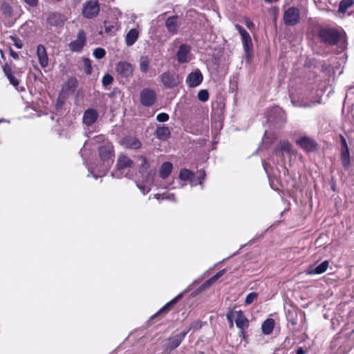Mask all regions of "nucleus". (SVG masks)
<instances>
[{"label": "nucleus", "mask_w": 354, "mask_h": 354, "mask_svg": "<svg viewBox=\"0 0 354 354\" xmlns=\"http://www.w3.org/2000/svg\"><path fill=\"white\" fill-rule=\"evenodd\" d=\"M156 101V93L151 88H143L140 91V103L145 106H151Z\"/></svg>", "instance_id": "0eeeda50"}, {"label": "nucleus", "mask_w": 354, "mask_h": 354, "mask_svg": "<svg viewBox=\"0 0 354 354\" xmlns=\"http://www.w3.org/2000/svg\"><path fill=\"white\" fill-rule=\"evenodd\" d=\"M106 55V51L104 48H97L93 51V55L96 59H102Z\"/></svg>", "instance_id": "ea45409f"}, {"label": "nucleus", "mask_w": 354, "mask_h": 354, "mask_svg": "<svg viewBox=\"0 0 354 354\" xmlns=\"http://www.w3.org/2000/svg\"><path fill=\"white\" fill-rule=\"evenodd\" d=\"M273 153L283 160L284 153H292L290 143L288 141H280L277 147L274 149Z\"/></svg>", "instance_id": "2eb2a0df"}, {"label": "nucleus", "mask_w": 354, "mask_h": 354, "mask_svg": "<svg viewBox=\"0 0 354 354\" xmlns=\"http://www.w3.org/2000/svg\"><path fill=\"white\" fill-rule=\"evenodd\" d=\"M98 112L94 109H88L86 110L83 115V122L86 126H91L94 124L97 118Z\"/></svg>", "instance_id": "f3484780"}, {"label": "nucleus", "mask_w": 354, "mask_h": 354, "mask_svg": "<svg viewBox=\"0 0 354 354\" xmlns=\"http://www.w3.org/2000/svg\"><path fill=\"white\" fill-rule=\"evenodd\" d=\"M284 24L288 26H294L300 21V11L297 8L290 7L286 10L283 15Z\"/></svg>", "instance_id": "20e7f679"}, {"label": "nucleus", "mask_w": 354, "mask_h": 354, "mask_svg": "<svg viewBox=\"0 0 354 354\" xmlns=\"http://www.w3.org/2000/svg\"><path fill=\"white\" fill-rule=\"evenodd\" d=\"M9 54L15 59H19V55L16 52H15L12 48L9 49Z\"/></svg>", "instance_id": "6e6d98bb"}, {"label": "nucleus", "mask_w": 354, "mask_h": 354, "mask_svg": "<svg viewBox=\"0 0 354 354\" xmlns=\"http://www.w3.org/2000/svg\"><path fill=\"white\" fill-rule=\"evenodd\" d=\"M304 353H305V351L301 347H299L297 349V353H296V354H304Z\"/></svg>", "instance_id": "052dcab7"}, {"label": "nucleus", "mask_w": 354, "mask_h": 354, "mask_svg": "<svg viewBox=\"0 0 354 354\" xmlns=\"http://www.w3.org/2000/svg\"><path fill=\"white\" fill-rule=\"evenodd\" d=\"M78 84V81L75 77H71L68 80L66 83L65 84V88L71 91H74L77 88Z\"/></svg>", "instance_id": "473e14b6"}, {"label": "nucleus", "mask_w": 354, "mask_h": 354, "mask_svg": "<svg viewBox=\"0 0 354 354\" xmlns=\"http://www.w3.org/2000/svg\"><path fill=\"white\" fill-rule=\"evenodd\" d=\"M191 329L192 327H189L187 330L183 331L174 337H169L168 339L167 349L172 351L177 348Z\"/></svg>", "instance_id": "ddd939ff"}, {"label": "nucleus", "mask_w": 354, "mask_h": 354, "mask_svg": "<svg viewBox=\"0 0 354 354\" xmlns=\"http://www.w3.org/2000/svg\"><path fill=\"white\" fill-rule=\"evenodd\" d=\"M205 176V171L200 170L198 171V176L197 177L198 182L196 181L197 184L201 185L203 183V180H204V178Z\"/></svg>", "instance_id": "09e8293b"}, {"label": "nucleus", "mask_w": 354, "mask_h": 354, "mask_svg": "<svg viewBox=\"0 0 354 354\" xmlns=\"http://www.w3.org/2000/svg\"><path fill=\"white\" fill-rule=\"evenodd\" d=\"M3 71L5 73V75H6V77H8L11 75H12V68L10 67V65H8V64H6L3 66Z\"/></svg>", "instance_id": "de8ad7c7"}, {"label": "nucleus", "mask_w": 354, "mask_h": 354, "mask_svg": "<svg viewBox=\"0 0 354 354\" xmlns=\"http://www.w3.org/2000/svg\"><path fill=\"white\" fill-rule=\"evenodd\" d=\"M214 282L212 281L211 278H209L208 280H207L205 283H203L198 289V292H202L204 290L209 288L210 286H212Z\"/></svg>", "instance_id": "37998d69"}, {"label": "nucleus", "mask_w": 354, "mask_h": 354, "mask_svg": "<svg viewBox=\"0 0 354 354\" xmlns=\"http://www.w3.org/2000/svg\"><path fill=\"white\" fill-rule=\"evenodd\" d=\"M339 139L341 142V149L348 148V147L346 138L342 135H340Z\"/></svg>", "instance_id": "603ef678"}, {"label": "nucleus", "mask_w": 354, "mask_h": 354, "mask_svg": "<svg viewBox=\"0 0 354 354\" xmlns=\"http://www.w3.org/2000/svg\"><path fill=\"white\" fill-rule=\"evenodd\" d=\"M138 158L142 161L139 167V173L145 181L153 182L155 172L149 169V164L146 157L140 156Z\"/></svg>", "instance_id": "423d86ee"}, {"label": "nucleus", "mask_w": 354, "mask_h": 354, "mask_svg": "<svg viewBox=\"0 0 354 354\" xmlns=\"http://www.w3.org/2000/svg\"><path fill=\"white\" fill-rule=\"evenodd\" d=\"M53 1H55V2H58V1H60L61 0H53Z\"/></svg>", "instance_id": "338daca9"}, {"label": "nucleus", "mask_w": 354, "mask_h": 354, "mask_svg": "<svg viewBox=\"0 0 354 354\" xmlns=\"http://www.w3.org/2000/svg\"><path fill=\"white\" fill-rule=\"evenodd\" d=\"M230 326H233V320H232V322H230Z\"/></svg>", "instance_id": "69168bd1"}, {"label": "nucleus", "mask_w": 354, "mask_h": 354, "mask_svg": "<svg viewBox=\"0 0 354 354\" xmlns=\"http://www.w3.org/2000/svg\"><path fill=\"white\" fill-rule=\"evenodd\" d=\"M173 165L169 162H165L160 169V176L162 179L167 178L172 171Z\"/></svg>", "instance_id": "c85d7f7f"}, {"label": "nucleus", "mask_w": 354, "mask_h": 354, "mask_svg": "<svg viewBox=\"0 0 354 354\" xmlns=\"http://www.w3.org/2000/svg\"><path fill=\"white\" fill-rule=\"evenodd\" d=\"M154 198H156L158 201H162V200H172V201H174L175 200L174 199V195L173 194H169V195L156 194H154Z\"/></svg>", "instance_id": "a19ab883"}, {"label": "nucleus", "mask_w": 354, "mask_h": 354, "mask_svg": "<svg viewBox=\"0 0 354 354\" xmlns=\"http://www.w3.org/2000/svg\"><path fill=\"white\" fill-rule=\"evenodd\" d=\"M236 319L235 323L236 326L240 328V330H245L248 328L249 326L248 320L243 315L241 310L237 311L236 313Z\"/></svg>", "instance_id": "b1692460"}, {"label": "nucleus", "mask_w": 354, "mask_h": 354, "mask_svg": "<svg viewBox=\"0 0 354 354\" xmlns=\"http://www.w3.org/2000/svg\"><path fill=\"white\" fill-rule=\"evenodd\" d=\"M318 37L320 41L328 46H335L338 44L342 33L335 28L324 27L319 29Z\"/></svg>", "instance_id": "f257e3e1"}, {"label": "nucleus", "mask_w": 354, "mask_h": 354, "mask_svg": "<svg viewBox=\"0 0 354 354\" xmlns=\"http://www.w3.org/2000/svg\"><path fill=\"white\" fill-rule=\"evenodd\" d=\"M176 57L180 64L189 62L192 59L191 47L187 44H181L176 52Z\"/></svg>", "instance_id": "9b49d317"}, {"label": "nucleus", "mask_w": 354, "mask_h": 354, "mask_svg": "<svg viewBox=\"0 0 354 354\" xmlns=\"http://www.w3.org/2000/svg\"><path fill=\"white\" fill-rule=\"evenodd\" d=\"M198 98L200 101L205 102L209 99V93L207 90L203 89L198 93Z\"/></svg>", "instance_id": "c9c22d12"}, {"label": "nucleus", "mask_w": 354, "mask_h": 354, "mask_svg": "<svg viewBox=\"0 0 354 354\" xmlns=\"http://www.w3.org/2000/svg\"><path fill=\"white\" fill-rule=\"evenodd\" d=\"M150 59L148 56H141L139 60L140 70L142 73H147L149 69Z\"/></svg>", "instance_id": "7c9ffc66"}, {"label": "nucleus", "mask_w": 354, "mask_h": 354, "mask_svg": "<svg viewBox=\"0 0 354 354\" xmlns=\"http://www.w3.org/2000/svg\"><path fill=\"white\" fill-rule=\"evenodd\" d=\"M232 317H233V312H232V311L229 312V313L226 315V318H227V319L230 322H232Z\"/></svg>", "instance_id": "13d9d810"}, {"label": "nucleus", "mask_w": 354, "mask_h": 354, "mask_svg": "<svg viewBox=\"0 0 354 354\" xmlns=\"http://www.w3.org/2000/svg\"><path fill=\"white\" fill-rule=\"evenodd\" d=\"M0 52H1V57H2L3 59H4V58H5V56H4L3 53L2 52V50H0Z\"/></svg>", "instance_id": "0e129e2a"}, {"label": "nucleus", "mask_w": 354, "mask_h": 354, "mask_svg": "<svg viewBox=\"0 0 354 354\" xmlns=\"http://www.w3.org/2000/svg\"><path fill=\"white\" fill-rule=\"evenodd\" d=\"M134 165L133 160H131L127 156L120 154L118 157L116 167L117 169L113 176L116 178H122L127 176V174L124 175V172H129L130 169Z\"/></svg>", "instance_id": "7ed1b4c3"}, {"label": "nucleus", "mask_w": 354, "mask_h": 354, "mask_svg": "<svg viewBox=\"0 0 354 354\" xmlns=\"http://www.w3.org/2000/svg\"><path fill=\"white\" fill-rule=\"evenodd\" d=\"M296 144L306 152H313L317 149V142L308 136H302L296 140Z\"/></svg>", "instance_id": "f8f14e48"}, {"label": "nucleus", "mask_w": 354, "mask_h": 354, "mask_svg": "<svg viewBox=\"0 0 354 354\" xmlns=\"http://www.w3.org/2000/svg\"><path fill=\"white\" fill-rule=\"evenodd\" d=\"M48 24L54 26H62L64 24V17L59 13H51L48 17Z\"/></svg>", "instance_id": "5701e85b"}, {"label": "nucleus", "mask_w": 354, "mask_h": 354, "mask_svg": "<svg viewBox=\"0 0 354 354\" xmlns=\"http://www.w3.org/2000/svg\"><path fill=\"white\" fill-rule=\"evenodd\" d=\"M183 296V293L179 294L177 295L175 298H174L172 300H171L169 302L166 304L162 308H161L159 311L156 313L153 317L157 316L160 314H166L173 307V306L180 299H182Z\"/></svg>", "instance_id": "a878e982"}, {"label": "nucleus", "mask_w": 354, "mask_h": 354, "mask_svg": "<svg viewBox=\"0 0 354 354\" xmlns=\"http://www.w3.org/2000/svg\"><path fill=\"white\" fill-rule=\"evenodd\" d=\"M329 263L328 261H324L319 265L315 267H310L307 271V274L310 275L320 274L325 272L328 267Z\"/></svg>", "instance_id": "393cba45"}, {"label": "nucleus", "mask_w": 354, "mask_h": 354, "mask_svg": "<svg viewBox=\"0 0 354 354\" xmlns=\"http://www.w3.org/2000/svg\"><path fill=\"white\" fill-rule=\"evenodd\" d=\"M156 120L159 122H165L169 120V115L166 113H160L157 115Z\"/></svg>", "instance_id": "79ce46f5"}, {"label": "nucleus", "mask_w": 354, "mask_h": 354, "mask_svg": "<svg viewBox=\"0 0 354 354\" xmlns=\"http://www.w3.org/2000/svg\"><path fill=\"white\" fill-rule=\"evenodd\" d=\"M263 167H264L265 171H266V173H267V172H268V171H267V166H266V165L264 162L263 163Z\"/></svg>", "instance_id": "e2e57ef3"}, {"label": "nucleus", "mask_w": 354, "mask_h": 354, "mask_svg": "<svg viewBox=\"0 0 354 354\" xmlns=\"http://www.w3.org/2000/svg\"><path fill=\"white\" fill-rule=\"evenodd\" d=\"M279 0H264V1L266 2V3H274V2H277Z\"/></svg>", "instance_id": "680f3d73"}, {"label": "nucleus", "mask_w": 354, "mask_h": 354, "mask_svg": "<svg viewBox=\"0 0 354 354\" xmlns=\"http://www.w3.org/2000/svg\"><path fill=\"white\" fill-rule=\"evenodd\" d=\"M178 18V16L169 17L165 21V27L167 31L171 34L175 35L178 32V29L179 28Z\"/></svg>", "instance_id": "aec40b11"}, {"label": "nucleus", "mask_w": 354, "mask_h": 354, "mask_svg": "<svg viewBox=\"0 0 354 354\" xmlns=\"http://www.w3.org/2000/svg\"><path fill=\"white\" fill-rule=\"evenodd\" d=\"M37 56L39 63L42 68H46L48 65V57L46 48L42 44H39L37 47Z\"/></svg>", "instance_id": "a211bd4d"}, {"label": "nucleus", "mask_w": 354, "mask_h": 354, "mask_svg": "<svg viewBox=\"0 0 354 354\" xmlns=\"http://www.w3.org/2000/svg\"><path fill=\"white\" fill-rule=\"evenodd\" d=\"M138 35H139V32H138V30H136L135 28L131 29L128 32V33L127 34V36H126V39H125L126 44L128 46H131L133 44H134V43L137 41V39L138 38Z\"/></svg>", "instance_id": "bb28decb"}, {"label": "nucleus", "mask_w": 354, "mask_h": 354, "mask_svg": "<svg viewBox=\"0 0 354 354\" xmlns=\"http://www.w3.org/2000/svg\"><path fill=\"white\" fill-rule=\"evenodd\" d=\"M291 102L292 104L295 106H304V107H310L312 106V104L310 103H304V104H301L299 102H296L293 100H291Z\"/></svg>", "instance_id": "3c124183"}, {"label": "nucleus", "mask_w": 354, "mask_h": 354, "mask_svg": "<svg viewBox=\"0 0 354 354\" xmlns=\"http://www.w3.org/2000/svg\"><path fill=\"white\" fill-rule=\"evenodd\" d=\"M239 337L244 339L245 337V330H241L239 332Z\"/></svg>", "instance_id": "bf43d9fd"}, {"label": "nucleus", "mask_w": 354, "mask_h": 354, "mask_svg": "<svg viewBox=\"0 0 354 354\" xmlns=\"http://www.w3.org/2000/svg\"><path fill=\"white\" fill-rule=\"evenodd\" d=\"M9 80L10 83L13 85L19 91H22L24 90V87L18 88L19 81L18 80L12 75L7 77Z\"/></svg>", "instance_id": "58836bf2"}, {"label": "nucleus", "mask_w": 354, "mask_h": 354, "mask_svg": "<svg viewBox=\"0 0 354 354\" xmlns=\"http://www.w3.org/2000/svg\"><path fill=\"white\" fill-rule=\"evenodd\" d=\"M104 30L106 33H109L112 31L113 28H114V26L113 25H111L108 23V21H105L104 22Z\"/></svg>", "instance_id": "8fccbe9b"}, {"label": "nucleus", "mask_w": 354, "mask_h": 354, "mask_svg": "<svg viewBox=\"0 0 354 354\" xmlns=\"http://www.w3.org/2000/svg\"><path fill=\"white\" fill-rule=\"evenodd\" d=\"M83 65L85 73L90 75L92 73L91 61L88 58H83Z\"/></svg>", "instance_id": "f704fd0d"}, {"label": "nucleus", "mask_w": 354, "mask_h": 354, "mask_svg": "<svg viewBox=\"0 0 354 354\" xmlns=\"http://www.w3.org/2000/svg\"><path fill=\"white\" fill-rule=\"evenodd\" d=\"M353 5V0H342L339 5L338 12L344 14Z\"/></svg>", "instance_id": "2f4dec72"}, {"label": "nucleus", "mask_w": 354, "mask_h": 354, "mask_svg": "<svg viewBox=\"0 0 354 354\" xmlns=\"http://www.w3.org/2000/svg\"><path fill=\"white\" fill-rule=\"evenodd\" d=\"M258 297V294L255 292H252L249 293L245 299V305H250Z\"/></svg>", "instance_id": "e433bc0d"}, {"label": "nucleus", "mask_w": 354, "mask_h": 354, "mask_svg": "<svg viewBox=\"0 0 354 354\" xmlns=\"http://www.w3.org/2000/svg\"><path fill=\"white\" fill-rule=\"evenodd\" d=\"M10 39L13 41V44L17 48H21L23 47V41L16 36H10Z\"/></svg>", "instance_id": "c03bdc74"}, {"label": "nucleus", "mask_w": 354, "mask_h": 354, "mask_svg": "<svg viewBox=\"0 0 354 354\" xmlns=\"http://www.w3.org/2000/svg\"><path fill=\"white\" fill-rule=\"evenodd\" d=\"M104 140L105 136L104 135H98L91 139L90 142H91V144L95 145L103 142Z\"/></svg>", "instance_id": "a18cd8bd"}, {"label": "nucleus", "mask_w": 354, "mask_h": 354, "mask_svg": "<svg viewBox=\"0 0 354 354\" xmlns=\"http://www.w3.org/2000/svg\"><path fill=\"white\" fill-rule=\"evenodd\" d=\"M245 26L250 30L254 28V24L252 21H251L249 19H245Z\"/></svg>", "instance_id": "4d7b16f0"}, {"label": "nucleus", "mask_w": 354, "mask_h": 354, "mask_svg": "<svg viewBox=\"0 0 354 354\" xmlns=\"http://www.w3.org/2000/svg\"><path fill=\"white\" fill-rule=\"evenodd\" d=\"M195 174L192 171L187 169H182L179 173V178L182 180H189L192 186H196L197 183L195 180Z\"/></svg>", "instance_id": "412c9836"}, {"label": "nucleus", "mask_w": 354, "mask_h": 354, "mask_svg": "<svg viewBox=\"0 0 354 354\" xmlns=\"http://www.w3.org/2000/svg\"><path fill=\"white\" fill-rule=\"evenodd\" d=\"M99 11L100 5L97 0H88L84 3L82 15L85 18H93L98 15Z\"/></svg>", "instance_id": "39448f33"}, {"label": "nucleus", "mask_w": 354, "mask_h": 354, "mask_svg": "<svg viewBox=\"0 0 354 354\" xmlns=\"http://www.w3.org/2000/svg\"><path fill=\"white\" fill-rule=\"evenodd\" d=\"M121 145L125 148L138 149L141 147V142L133 136H126L120 142Z\"/></svg>", "instance_id": "dca6fc26"}, {"label": "nucleus", "mask_w": 354, "mask_h": 354, "mask_svg": "<svg viewBox=\"0 0 354 354\" xmlns=\"http://www.w3.org/2000/svg\"><path fill=\"white\" fill-rule=\"evenodd\" d=\"M154 134L158 140L166 141L171 136V129L165 125H159L157 126Z\"/></svg>", "instance_id": "6ab92c4d"}, {"label": "nucleus", "mask_w": 354, "mask_h": 354, "mask_svg": "<svg viewBox=\"0 0 354 354\" xmlns=\"http://www.w3.org/2000/svg\"><path fill=\"white\" fill-rule=\"evenodd\" d=\"M86 41V33L83 30H80L77 39L68 44V48L72 52H80L85 46Z\"/></svg>", "instance_id": "9d476101"}, {"label": "nucleus", "mask_w": 354, "mask_h": 354, "mask_svg": "<svg viewBox=\"0 0 354 354\" xmlns=\"http://www.w3.org/2000/svg\"><path fill=\"white\" fill-rule=\"evenodd\" d=\"M115 70L120 77L129 78L132 77L134 68L131 63L126 61H121L116 64Z\"/></svg>", "instance_id": "1a4fd4ad"}, {"label": "nucleus", "mask_w": 354, "mask_h": 354, "mask_svg": "<svg viewBox=\"0 0 354 354\" xmlns=\"http://www.w3.org/2000/svg\"><path fill=\"white\" fill-rule=\"evenodd\" d=\"M160 78L161 82L167 88H174L177 86L180 82L178 76L176 73L169 71L163 73Z\"/></svg>", "instance_id": "6e6552de"}, {"label": "nucleus", "mask_w": 354, "mask_h": 354, "mask_svg": "<svg viewBox=\"0 0 354 354\" xmlns=\"http://www.w3.org/2000/svg\"><path fill=\"white\" fill-rule=\"evenodd\" d=\"M225 272H226V270L223 269V270H220L219 272H218L216 274L212 276L211 277V279L215 283L218 279H220L222 276H223Z\"/></svg>", "instance_id": "49530a36"}, {"label": "nucleus", "mask_w": 354, "mask_h": 354, "mask_svg": "<svg viewBox=\"0 0 354 354\" xmlns=\"http://www.w3.org/2000/svg\"><path fill=\"white\" fill-rule=\"evenodd\" d=\"M203 80L201 72L196 69L195 71L189 73L186 79V83L189 87H196L201 84Z\"/></svg>", "instance_id": "4468645a"}, {"label": "nucleus", "mask_w": 354, "mask_h": 354, "mask_svg": "<svg viewBox=\"0 0 354 354\" xmlns=\"http://www.w3.org/2000/svg\"><path fill=\"white\" fill-rule=\"evenodd\" d=\"M113 78L110 74H105L102 80V85L105 87L109 86L113 83Z\"/></svg>", "instance_id": "4c0bfd02"}, {"label": "nucleus", "mask_w": 354, "mask_h": 354, "mask_svg": "<svg viewBox=\"0 0 354 354\" xmlns=\"http://www.w3.org/2000/svg\"><path fill=\"white\" fill-rule=\"evenodd\" d=\"M235 28L239 31L241 36H243L245 33H248V32L241 26H240L239 24H236Z\"/></svg>", "instance_id": "864d4df0"}, {"label": "nucleus", "mask_w": 354, "mask_h": 354, "mask_svg": "<svg viewBox=\"0 0 354 354\" xmlns=\"http://www.w3.org/2000/svg\"><path fill=\"white\" fill-rule=\"evenodd\" d=\"M2 121H3V120H0V122H1Z\"/></svg>", "instance_id": "774afa93"}, {"label": "nucleus", "mask_w": 354, "mask_h": 354, "mask_svg": "<svg viewBox=\"0 0 354 354\" xmlns=\"http://www.w3.org/2000/svg\"><path fill=\"white\" fill-rule=\"evenodd\" d=\"M341 161L345 169H348L351 165L349 149H341Z\"/></svg>", "instance_id": "cd10ccee"}, {"label": "nucleus", "mask_w": 354, "mask_h": 354, "mask_svg": "<svg viewBox=\"0 0 354 354\" xmlns=\"http://www.w3.org/2000/svg\"><path fill=\"white\" fill-rule=\"evenodd\" d=\"M153 182H147L145 181L143 184H137L138 187L139 189L143 193V194H145L148 193L151 190V185Z\"/></svg>", "instance_id": "72a5a7b5"}, {"label": "nucleus", "mask_w": 354, "mask_h": 354, "mask_svg": "<svg viewBox=\"0 0 354 354\" xmlns=\"http://www.w3.org/2000/svg\"><path fill=\"white\" fill-rule=\"evenodd\" d=\"M274 321L273 319H267L266 321L263 322L261 329L262 332L265 335H269L270 334L274 328Z\"/></svg>", "instance_id": "c756f323"}, {"label": "nucleus", "mask_w": 354, "mask_h": 354, "mask_svg": "<svg viewBox=\"0 0 354 354\" xmlns=\"http://www.w3.org/2000/svg\"><path fill=\"white\" fill-rule=\"evenodd\" d=\"M243 46L244 48L246 59H250V51L252 49V41L249 33H245L241 36Z\"/></svg>", "instance_id": "4be33fe9"}, {"label": "nucleus", "mask_w": 354, "mask_h": 354, "mask_svg": "<svg viewBox=\"0 0 354 354\" xmlns=\"http://www.w3.org/2000/svg\"><path fill=\"white\" fill-rule=\"evenodd\" d=\"M24 1L31 7H35L38 4V0H24Z\"/></svg>", "instance_id": "5fc2aeb1"}, {"label": "nucleus", "mask_w": 354, "mask_h": 354, "mask_svg": "<svg viewBox=\"0 0 354 354\" xmlns=\"http://www.w3.org/2000/svg\"><path fill=\"white\" fill-rule=\"evenodd\" d=\"M100 160L103 162L104 169L108 170L113 162V147L109 142H106L98 147Z\"/></svg>", "instance_id": "f03ea898"}]
</instances>
